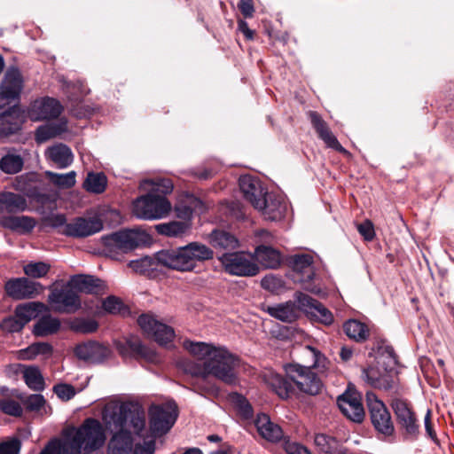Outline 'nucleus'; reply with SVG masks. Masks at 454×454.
Masks as SVG:
<instances>
[{"instance_id":"obj_22","label":"nucleus","mask_w":454,"mask_h":454,"mask_svg":"<svg viewBox=\"0 0 454 454\" xmlns=\"http://www.w3.org/2000/svg\"><path fill=\"white\" fill-rule=\"evenodd\" d=\"M311 123L316 129L318 137L325 142V144L345 155H349L348 152L342 147L335 136L329 129L326 122L316 112L309 113Z\"/></svg>"},{"instance_id":"obj_39","label":"nucleus","mask_w":454,"mask_h":454,"mask_svg":"<svg viewBox=\"0 0 454 454\" xmlns=\"http://www.w3.org/2000/svg\"><path fill=\"white\" fill-rule=\"evenodd\" d=\"M60 322L51 316L43 317L35 325L33 333L36 336H47L59 331Z\"/></svg>"},{"instance_id":"obj_12","label":"nucleus","mask_w":454,"mask_h":454,"mask_svg":"<svg viewBox=\"0 0 454 454\" xmlns=\"http://www.w3.org/2000/svg\"><path fill=\"white\" fill-rule=\"evenodd\" d=\"M294 298L299 304L300 309L311 317L325 325H331L333 323V316L331 311L317 301L302 293H296Z\"/></svg>"},{"instance_id":"obj_16","label":"nucleus","mask_w":454,"mask_h":454,"mask_svg":"<svg viewBox=\"0 0 454 454\" xmlns=\"http://www.w3.org/2000/svg\"><path fill=\"white\" fill-rule=\"evenodd\" d=\"M287 206L281 195L275 193H267L262 200L261 206L255 209L260 211L266 220L278 221L282 219Z\"/></svg>"},{"instance_id":"obj_5","label":"nucleus","mask_w":454,"mask_h":454,"mask_svg":"<svg viewBox=\"0 0 454 454\" xmlns=\"http://www.w3.org/2000/svg\"><path fill=\"white\" fill-rule=\"evenodd\" d=\"M395 364L396 359L391 352L382 353L375 365L363 371V379L374 388L385 391L394 389L397 384Z\"/></svg>"},{"instance_id":"obj_34","label":"nucleus","mask_w":454,"mask_h":454,"mask_svg":"<svg viewBox=\"0 0 454 454\" xmlns=\"http://www.w3.org/2000/svg\"><path fill=\"white\" fill-rule=\"evenodd\" d=\"M314 443L324 454H346L345 449L331 435L317 434L314 437Z\"/></svg>"},{"instance_id":"obj_26","label":"nucleus","mask_w":454,"mask_h":454,"mask_svg":"<svg viewBox=\"0 0 454 454\" xmlns=\"http://www.w3.org/2000/svg\"><path fill=\"white\" fill-rule=\"evenodd\" d=\"M68 286L79 292L88 294L98 293L106 287L101 279L87 275L73 277L68 282Z\"/></svg>"},{"instance_id":"obj_14","label":"nucleus","mask_w":454,"mask_h":454,"mask_svg":"<svg viewBox=\"0 0 454 454\" xmlns=\"http://www.w3.org/2000/svg\"><path fill=\"white\" fill-rule=\"evenodd\" d=\"M74 288L68 286L61 290L54 289L49 295V301L55 311L72 312L80 307V301Z\"/></svg>"},{"instance_id":"obj_4","label":"nucleus","mask_w":454,"mask_h":454,"mask_svg":"<svg viewBox=\"0 0 454 454\" xmlns=\"http://www.w3.org/2000/svg\"><path fill=\"white\" fill-rule=\"evenodd\" d=\"M159 261L162 266L179 270L191 271L199 262L213 258V251L206 245L192 242L176 249L158 252Z\"/></svg>"},{"instance_id":"obj_40","label":"nucleus","mask_w":454,"mask_h":454,"mask_svg":"<svg viewBox=\"0 0 454 454\" xmlns=\"http://www.w3.org/2000/svg\"><path fill=\"white\" fill-rule=\"evenodd\" d=\"M67 130V123L62 121L59 124H47L36 129L35 139L38 143H43L55 137Z\"/></svg>"},{"instance_id":"obj_36","label":"nucleus","mask_w":454,"mask_h":454,"mask_svg":"<svg viewBox=\"0 0 454 454\" xmlns=\"http://www.w3.org/2000/svg\"><path fill=\"white\" fill-rule=\"evenodd\" d=\"M21 373L27 387L35 391H41L44 388L45 383L41 371L37 366H22Z\"/></svg>"},{"instance_id":"obj_37","label":"nucleus","mask_w":454,"mask_h":454,"mask_svg":"<svg viewBox=\"0 0 454 454\" xmlns=\"http://www.w3.org/2000/svg\"><path fill=\"white\" fill-rule=\"evenodd\" d=\"M160 265L162 266L161 262L159 261L158 253L153 256H144L129 262V267L140 274H150L158 270Z\"/></svg>"},{"instance_id":"obj_7","label":"nucleus","mask_w":454,"mask_h":454,"mask_svg":"<svg viewBox=\"0 0 454 454\" xmlns=\"http://www.w3.org/2000/svg\"><path fill=\"white\" fill-rule=\"evenodd\" d=\"M366 401L371 421L374 428L380 434L391 435L395 428L391 415L385 403L372 392L366 394Z\"/></svg>"},{"instance_id":"obj_17","label":"nucleus","mask_w":454,"mask_h":454,"mask_svg":"<svg viewBox=\"0 0 454 454\" xmlns=\"http://www.w3.org/2000/svg\"><path fill=\"white\" fill-rule=\"evenodd\" d=\"M62 109V106L58 100L45 98L35 100L32 104L28 116L33 121L56 118L61 114Z\"/></svg>"},{"instance_id":"obj_2","label":"nucleus","mask_w":454,"mask_h":454,"mask_svg":"<svg viewBox=\"0 0 454 454\" xmlns=\"http://www.w3.org/2000/svg\"><path fill=\"white\" fill-rule=\"evenodd\" d=\"M184 348L200 362L189 364L186 371L194 376H213L224 383L235 384V372L239 359L223 347H216L206 342L185 340Z\"/></svg>"},{"instance_id":"obj_46","label":"nucleus","mask_w":454,"mask_h":454,"mask_svg":"<svg viewBox=\"0 0 454 454\" xmlns=\"http://www.w3.org/2000/svg\"><path fill=\"white\" fill-rule=\"evenodd\" d=\"M102 306L105 311L114 315H124L128 310L122 301L115 296L107 297Z\"/></svg>"},{"instance_id":"obj_29","label":"nucleus","mask_w":454,"mask_h":454,"mask_svg":"<svg viewBox=\"0 0 454 454\" xmlns=\"http://www.w3.org/2000/svg\"><path fill=\"white\" fill-rule=\"evenodd\" d=\"M0 225L13 231L25 233L30 231L35 226V221L25 215H4L0 217Z\"/></svg>"},{"instance_id":"obj_1","label":"nucleus","mask_w":454,"mask_h":454,"mask_svg":"<svg viewBox=\"0 0 454 454\" xmlns=\"http://www.w3.org/2000/svg\"><path fill=\"white\" fill-rule=\"evenodd\" d=\"M149 417V432H145V411L139 403H106L102 419L106 428L114 434L110 454H153L155 439L172 427L177 417L176 408L172 404L152 406Z\"/></svg>"},{"instance_id":"obj_41","label":"nucleus","mask_w":454,"mask_h":454,"mask_svg":"<svg viewBox=\"0 0 454 454\" xmlns=\"http://www.w3.org/2000/svg\"><path fill=\"white\" fill-rule=\"evenodd\" d=\"M346 334L356 341H364L369 336L368 327L357 320H349L344 325Z\"/></svg>"},{"instance_id":"obj_30","label":"nucleus","mask_w":454,"mask_h":454,"mask_svg":"<svg viewBox=\"0 0 454 454\" xmlns=\"http://www.w3.org/2000/svg\"><path fill=\"white\" fill-rule=\"evenodd\" d=\"M208 242L215 249H235L239 247L237 238L223 230H215L208 235Z\"/></svg>"},{"instance_id":"obj_59","label":"nucleus","mask_w":454,"mask_h":454,"mask_svg":"<svg viewBox=\"0 0 454 454\" xmlns=\"http://www.w3.org/2000/svg\"><path fill=\"white\" fill-rule=\"evenodd\" d=\"M98 323L94 320H82L77 322L74 328L78 332L89 333L95 332L98 329Z\"/></svg>"},{"instance_id":"obj_49","label":"nucleus","mask_w":454,"mask_h":454,"mask_svg":"<svg viewBox=\"0 0 454 454\" xmlns=\"http://www.w3.org/2000/svg\"><path fill=\"white\" fill-rule=\"evenodd\" d=\"M262 286L272 293H280L285 289L284 281L276 276H266L262 279Z\"/></svg>"},{"instance_id":"obj_50","label":"nucleus","mask_w":454,"mask_h":454,"mask_svg":"<svg viewBox=\"0 0 454 454\" xmlns=\"http://www.w3.org/2000/svg\"><path fill=\"white\" fill-rule=\"evenodd\" d=\"M25 404L27 409L31 411L46 412L45 399L42 395L34 394L29 395Z\"/></svg>"},{"instance_id":"obj_63","label":"nucleus","mask_w":454,"mask_h":454,"mask_svg":"<svg viewBox=\"0 0 454 454\" xmlns=\"http://www.w3.org/2000/svg\"><path fill=\"white\" fill-rule=\"evenodd\" d=\"M340 356L343 362H348L353 356V349L348 347H342Z\"/></svg>"},{"instance_id":"obj_15","label":"nucleus","mask_w":454,"mask_h":454,"mask_svg":"<svg viewBox=\"0 0 454 454\" xmlns=\"http://www.w3.org/2000/svg\"><path fill=\"white\" fill-rule=\"evenodd\" d=\"M42 286L26 278L11 279L5 284L6 294L15 299H29L40 293Z\"/></svg>"},{"instance_id":"obj_35","label":"nucleus","mask_w":454,"mask_h":454,"mask_svg":"<svg viewBox=\"0 0 454 454\" xmlns=\"http://www.w3.org/2000/svg\"><path fill=\"white\" fill-rule=\"evenodd\" d=\"M46 310L45 305L40 302H28L19 305L15 309L16 317L25 325Z\"/></svg>"},{"instance_id":"obj_6","label":"nucleus","mask_w":454,"mask_h":454,"mask_svg":"<svg viewBox=\"0 0 454 454\" xmlns=\"http://www.w3.org/2000/svg\"><path fill=\"white\" fill-rule=\"evenodd\" d=\"M224 270L236 276L253 277L260 268L254 262V254L245 252L226 253L219 257Z\"/></svg>"},{"instance_id":"obj_11","label":"nucleus","mask_w":454,"mask_h":454,"mask_svg":"<svg viewBox=\"0 0 454 454\" xmlns=\"http://www.w3.org/2000/svg\"><path fill=\"white\" fill-rule=\"evenodd\" d=\"M102 229V220L98 215H94L74 219L65 224L62 232L67 236L83 238L99 232Z\"/></svg>"},{"instance_id":"obj_33","label":"nucleus","mask_w":454,"mask_h":454,"mask_svg":"<svg viewBox=\"0 0 454 454\" xmlns=\"http://www.w3.org/2000/svg\"><path fill=\"white\" fill-rule=\"evenodd\" d=\"M27 207V201L23 196L9 192L0 193L1 212L24 211Z\"/></svg>"},{"instance_id":"obj_42","label":"nucleus","mask_w":454,"mask_h":454,"mask_svg":"<svg viewBox=\"0 0 454 454\" xmlns=\"http://www.w3.org/2000/svg\"><path fill=\"white\" fill-rule=\"evenodd\" d=\"M45 174L54 185L61 189L71 188L76 182V173L74 171H70L66 174H58L47 171Z\"/></svg>"},{"instance_id":"obj_18","label":"nucleus","mask_w":454,"mask_h":454,"mask_svg":"<svg viewBox=\"0 0 454 454\" xmlns=\"http://www.w3.org/2000/svg\"><path fill=\"white\" fill-rule=\"evenodd\" d=\"M116 348L123 357L144 358L147 361L155 359L154 351L144 346L137 337H129L123 341H118Z\"/></svg>"},{"instance_id":"obj_43","label":"nucleus","mask_w":454,"mask_h":454,"mask_svg":"<svg viewBox=\"0 0 454 454\" xmlns=\"http://www.w3.org/2000/svg\"><path fill=\"white\" fill-rule=\"evenodd\" d=\"M23 167L22 158L14 153H7L0 160V168L6 174H16Z\"/></svg>"},{"instance_id":"obj_48","label":"nucleus","mask_w":454,"mask_h":454,"mask_svg":"<svg viewBox=\"0 0 454 454\" xmlns=\"http://www.w3.org/2000/svg\"><path fill=\"white\" fill-rule=\"evenodd\" d=\"M118 240L123 248L131 249L139 246L141 241L140 233L136 231L121 232L118 235Z\"/></svg>"},{"instance_id":"obj_45","label":"nucleus","mask_w":454,"mask_h":454,"mask_svg":"<svg viewBox=\"0 0 454 454\" xmlns=\"http://www.w3.org/2000/svg\"><path fill=\"white\" fill-rule=\"evenodd\" d=\"M155 228L160 234L176 237L184 234L188 229V225L183 222H170L158 224Z\"/></svg>"},{"instance_id":"obj_61","label":"nucleus","mask_w":454,"mask_h":454,"mask_svg":"<svg viewBox=\"0 0 454 454\" xmlns=\"http://www.w3.org/2000/svg\"><path fill=\"white\" fill-rule=\"evenodd\" d=\"M47 225L52 227L63 226L66 223V218L63 215L52 214L44 219Z\"/></svg>"},{"instance_id":"obj_8","label":"nucleus","mask_w":454,"mask_h":454,"mask_svg":"<svg viewBox=\"0 0 454 454\" xmlns=\"http://www.w3.org/2000/svg\"><path fill=\"white\" fill-rule=\"evenodd\" d=\"M137 322L145 335L154 339L160 345L171 342L175 337L173 328L159 321L153 314H142Z\"/></svg>"},{"instance_id":"obj_38","label":"nucleus","mask_w":454,"mask_h":454,"mask_svg":"<svg viewBox=\"0 0 454 454\" xmlns=\"http://www.w3.org/2000/svg\"><path fill=\"white\" fill-rule=\"evenodd\" d=\"M52 353V348L49 343L46 342H36L27 348L19 351V357L23 360H33L37 356H42L44 358L51 356Z\"/></svg>"},{"instance_id":"obj_44","label":"nucleus","mask_w":454,"mask_h":454,"mask_svg":"<svg viewBox=\"0 0 454 454\" xmlns=\"http://www.w3.org/2000/svg\"><path fill=\"white\" fill-rule=\"evenodd\" d=\"M83 185L90 192L101 193L106 187V176L102 173H89Z\"/></svg>"},{"instance_id":"obj_23","label":"nucleus","mask_w":454,"mask_h":454,"mask_svg":"<svg viewBox=\"0 0 454 454\" xmlns=\"http://www.w3.org/2000/svg\"><path fill=\"white\" fill-rule=\"evenodd\" d=\"M290 264L294 270L300 275L296 277L297 281L307 282L313 278V257L310 254H295L290 257Z\"/></svg>"},{"instance_id":"obj_54","label":"nucleus","mask_w":454,"mask_h":454,"mask_svg":"<svg viewBox=\"0 0 454 454\" xmlns=\"http://www.w3.org/2000/svg\"><path fill=\"white\" fill-rule=\"evenodd\" d=\"M20 450V442L16 438L0 443V454H19Z\"/></svg>"},{"instance_id":"obj_52","label":"nucleus","mask_w":454,"mask_h":454,"mask_svg":"<svg viewBox=\"0 0 454 454\" xmlns=\"http://www.w3.org/2000/svg\"><path fill=\"white\" fill-rule=\"evenodd\" d=\"M312 353L314 357L313 368L317 370L318 372L323 373L328 370L329 361L327 358L318 350L312 347H308Z\"/></svg>"},{"instance_id":"obj_10","label":"nucleus","mask_w":454,"mask_h":454,"mask_svg":"<svg viewBox=\"0 0 454 454\" xmlns=\"http://www.w3.org/2000/svg\"><path fill=\"white\" fill-rule=\"evenodd\" d=\"M23 89V78L15 67L7 69L1 82L0 108L17 99Z\"/></svg>"},{"instance_id":"obj_60","label":"nucleus","mask_w":454,"mask_h":454,"mask_svg":"<svg viewBox=\"0 0 454 454\" xmlns=\"http://www.w3.org/2000/svg\"><path fill=\"white\" fill-rule=\"evenodd\" d=\"M239 8L246 18H251L254 12L253 0H240Z\"/></svg>"},{"instance_id":"obj_51","label":"nucleus","mask_w":454,"mask_h":454,"mask_svg":"<svg viewBox=\"0 0 454 454\" xmlns=\"http://www.w3.org/2000/svg\"><path fill=\"white\" fill-rule=\"evenodd\" d=\"M0 410L10 416H20L22 414V408L20 404L11 399H0Z\"/></svg>"},{"instance_id":"obj_13","label":"nucleus","mask_w":454,"mask_h":454,"mask_svg":"<svg viewBox=\"0 0 454 454\" xmlns=\"http://www.w3.org/2000/svg\"><path fill=\"white\" fill-rule=\"evenodd\" d=\"M337 403L343 415L351 421L360 423L364 420L365 412L358 393L347 391L339 396Z\"/></svg>"},{"instance_id":"obj_62","label":"nucleus","mask_w":454,"mask_h":454,"mask_svg":"<svg viewBox=\"0 0 454 454\" xmlns=\"http://www.w3.org/2000/svg\"><path fill=\"white\" fill-rule=\"evenodd\" d=\"M286 452L287 454H311L307 448L296 442L288 443Z\"/></svg>"},{"instance_id":"obj_20","label":"nucleus","mask_w":454,"mask_h":454,"mask_svg":"<svg viewBox=\"0 0 454 454\" xmlns=\"http://www.w3.org/2000/svg\"><path fill=\"white\" fill-rule=\"evenodd\" d=\"M239 187L245 197L255 208L261 206L262 200L268 193L262 183L251 176H243L239 178Z\"/></svg>"},{"instance_id":"obj_55","label":"nucleus","mask_w":454,"mask_h":454,"mask_svg":"<svg viewBox=\"0 0 454 454\" xmlns=\"http://www.w3.org/2000/svg\"><path fill=\"white\" fill-rule=\"evenodd\" d=\"M40 454H68L61 440H53L50 442Z\"/></svg>"},{"instance_id":"obj_3","label":"nucleus","mask_w":454,"mask_h":454,"mask_svg":"<svg viewBox=\"0 0 454 454\" xmlns=\"http://www.w3.org/2000/svg\"><path fill=\"white\" fill-rule=\"evenodd\" d=\"M139 187L145 194L134 200L133 215L144 220H158L168 216L172 206L166 196L173 192V182L165 177L145 179Z\"/></svg>"},{"instance_id":"obj_9","label":"nucleus","mask_w":454,"mask_h":454,"mask_svg":"<svg viewBox=\"0 0 454 454\" xmlns=\"http://www.w3.org/2000/svg\"><path fill=\"white\" fill-rule=\"evenodd\" d=\"M287 375L298 389L305 394L315 395L322 389L321 380L311 372L309 367L298 364L290 365L287 369Z\"/></svg>"},{"instance_id":"obj_56","label":"nucleus","mask_w":454,"mask_h":454,"mask_svg":"<svg viewBox=\"0 0 454 454\" xmlns=\"http://www.w3.org/2000/svg\"><path fill=\"white\" fill-rule=\"evenodd\" d=\"M357 231L364 237L365 240H372L375 237L373 224L371 221L365 220L357 225Z\"/></svg>"},{"instance_id":"obj_19","label":"nucleus","mask_w":454,"mask_h":454,"mask_svg":"<svg viewBox=\"0 0 454 454\" xmlns=\"http://www.w3.org/2000/svg\"><path fill=\"white\" fill-rule=\"evenodd\" d=\"M391 406L402 428L409 434H416L418 431L417 419L410 404L404 400L395 398L392 401Z\"/></svg>"},{"instance_id":"obj_31","label":"nucleus","mask_w":454,"mask_h":454,"mask_svg":"<svg viewBox=\"0 0 454 454\" xmlns=\"http://www.w3.org/2000/svg\"><path fill=\"white\" fill-rule=\"evenodd\" d=\"M45 153L48 159L62 168L68 167L74 160L70 148L63 144L48 148Z\"/></svg>"},{"instance_id":"obj_58","label":"nucleus","mask_w":454,"mask_h":454,"mask_svg":"<svg viewBox=\"0 0 454 454\" xmlns=\"http://www.w3.org/2000/svg\"><path fill=\"white\" fill-rule=\"evenodd\" d=\"M24 327V325L16 317V314L12 317L6 318L2 323V328L8 332H19Z\"/></svg>"},{"instance_id":"obj_27","label":"nucleus","mask_w":454,"mask_h":454,"mask_svg":"<svg viewBox=\"0 0 454 454\" xmlns=\"http://www.w3.org/2000/svg\"><path fill=\"white\" fill-rule=\"evenodd\" d=\"M262 380L279 397L285 399L290 395L293 389L291 383L275 372L265 371Z\"/></svg>"},{"instance_id":"obj_64","label":"nucleus","mask_w":454,"mask_h":454,"mask_svg":"<svg viewBox=\"0 0 454 454\" xmlns=\"http://www.w3.org/2000/svg\"><path fill=\"white\" fill-rule=\"evenodd\" d=\"M239 27L240 31L247 36V38H248V39L253 38V31L251 29H249L247 22L239 21Z\"/></svg>"},{"instance_id":"obj_32","label":"nucleus","mask_w":454,"mask_h":454,"mask_svg":"<svg viewBox=\"0 0 454 454\" xmlns=\"http://www.w3.org/2000/svg\"><path fill=\"white\" fill-rule=\"evenodd\" d=\"M254 262H258L264 268H277L281 262V256L276 249L260 246L254 251Z\"/></svg>"},{"instance_id":"obj_21","label":"nucleus","mask_w":454,"mask_h":454,"mask_svg":"<svg viewBox=\"0 0 454 454\" xmlns=\"http://www.w3.org/2000/svg\"><path fill=\"white\" fill-rule=\"evenodd\" d=\"M74 351L78 358L90 363L102 362L110 356L107 347L93 341L77 345Z\"/></svg>"},{"instance_id":"obj_47","label":"nucleus","mask_w":454,"mask_h":454,"mask_svg":"<svg viewBox=\"0 0 454 454\" xmlns=\"http://www.w3.org/2000/svg\"><path fill=\"white\" fill-rule=\"evenodd\" d=\"M23 270L27 276L39 278L49 272L50 265L43 262H30L24 266Z\"/></svg>"},{"instance_id":"obj_53","label":"nucleus","mask_w":454,"mask_h":454,"mask_svg":"<svg viewBox=\"0 0 454 454\" xmlns=\"http://www.w3.org/2000/svg\"><path fill=\"white\" fill-rule=\"evenodd\" d=\"M53 392L62 401H68L71 398H73L76 394L74 387L72 385L66 383L55 385L53 387Z\"/></svg>"},{"instance_id":"obj_28","label":"nucleus","mask_w":454,"mask_h":454,"mask_svg":"<svg viewBox=\"0 0 454 454\" xmlns=\"http://www.w3.org/2000/svg\"><path fill=\"white\" fill-rule=\"evenodd\" d=\"M255 426L260 435L270 441L278 442L282 438L283 433L279 426L272 423L266 414L258 415Z\"/></svg>"},{"instance_id":"obj_25","label":"nucleus","mask_w":454,"mask_h":454,"mask_svg":"<svg viewBox=\"0 0 454 454\" xmlns=\"http://www.w3.org/2000/svg\"><path fill=\"white\" fill-rule=\"evenodd\" d=\"M23 122V115L19 109L11 111L0 116V139H4L10 135L18 132Z\"/></svg>"},{"instance_id":"obj_24","label":"nucleus","mask_w":454,"mask_h":454,"mask_svg":"<svg viewBox=\"0 0 454 454\" xmlns=\"http://www.w3.org/2000/svg\"><path fill=\"white\" fill-rule=\"evenodd\" d=\"M263 309L272 317L286 323L295 321L301 310L299 306L296 307L294 302L291 301L277 305L266 306Z\"/></svg>"},{"instance_id":"obj_57","label":"nucleus","mask_w":454,"mask_h":454,"mask_svg":"<svg viewBox=\"0 0 454 454\" xmlns=\"http://www.w3.org/2000/svg\"><path fill=\"white\" fill-rule=\"evenodd\" d=\"M235 399H236L238 410H239V413L241 414V416H243L245 419L250 418L253 414V410H252V406L247 402V400L245 399L244 397H242L241 395H238L235 396Z\"/></svg>"}]
</instances>
